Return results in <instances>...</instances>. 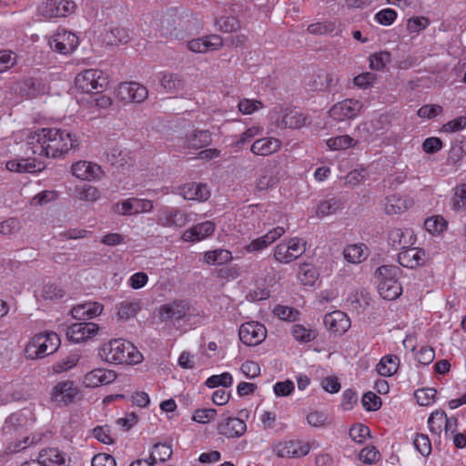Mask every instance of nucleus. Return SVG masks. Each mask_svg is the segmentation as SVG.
I'll return each mask as SVG.
<instances>
[{"mask_svg": "<svg viewBox=\"0 0 466 466\" xmlns=\"http://www.w3.org/2000/svg\"><path fill=\"white\" fill-rule=\"evenodd\" d=\"M79 141L76 134L61 128H39L26 136V147L33 155L57 158L65 157L76 149Z\"/></svg>", "mask_w": 466, "mask_h": 466, "instance_id": "1", "label": "nucleus"}, {"mask_svg": "<svg viewBox=\"0 0 466 466\" xmlns=\"http://www.w3.org/2000/svg\"><path fill=\"white\" fill-rule=\"evenodd\" d=\"M98 354L103 360L112 364L139 363L142 360V355L137 351L135 346L122 339L104 343Z\"/></svg>", "mask_w": 466, "mask_h": 466, "instance_id": "2", "label": "nucleus"}, {"mask_svg": "<svg viewBox=\"0 0 466 466\" xmlns=\"http://www.w3.org/2000/svg\"><path fill=\"white\" fill-rule=\"evenodd\" d=\"M400 273V268L393 265H383L377 268L376 274L380 279L378 290L384 299L394 300L401 295L402 287L397 279Z\"/></svg>", "mask_w": 466, "mask_h": 466, "instance_id": "3", "label": "nucleus"}, {"mask_svg": "<svg viewBox=\"0 0 466 466\" xmlns=\"http://www.w3.org/2000/svg\"><path fill=\"white\" fill-rule=\"evenodd\" d=\"M60 343V338L56 332L36 334L25 346V353L31 360L41 359L56 352Z\"/></svg>", "mask_w": 466, "mask_h": 466, "instance_id": "4", "label": "nucleus"}, {"mask_svg": "<svg viewBox=\"0 0 466 466\" xmlns=\"http://www.w3.org/2000/svg\"><path fill=\"white\" fill-rule=\"evenodd\" d=\"M76 86L85 93H101L107 86L108 80L105 74L98 69H87L79 73L76 77Z\"/></svg>", "mask_w": 466, "mask_h": 466, "instance_id": "5", "label": "nucleus"}, {"mask_svg": "<svg viewBox=\"0 0 466 466\" xmlns=\"http://www.w3.org/2000/svg\"><path fill=\"white\" fill-rule=\"evenodd\" d=\"M305 251L306 241L293 238L276 246L274 258L279 263L288 264L299 258Z\"/></svg>", "mask_w": 466, "mask_h": 466, "instance_id": "6", "label": "nucleus"}, {"mask_svg": "<svg viewBox=\"0 0 466 466\" xmlns=\"http://www.w3.org/2000/svg\"><path fill=\"white\" fill-rule=\"evenodd\" d=\"M156 221L163 228H181L190 221V214L178 208L163 207L157 211Z\"/></svg>", "mask_w": 466, "mask_h": 466, "instance_id": "7", "label": "nucleus"}, {"mask_svg": "<svg viewBox=\"0 0 466 466\" xmlns=\"http://www.w3.org/2000/svg\"><path fill=\"white\" fill-rule=\"evenodd\" d=\"M362 109L363 103L361 101L348 98L333 105L329 114L336 121H345L357 117Z\"/></svg>", "mask_w": 466, "mask_h": 466, "instance_id": "8", "label": "nucleus"}, {"mask_svg": "<svg viewBox=\"0 0 466 466\" xmlns=\"http://www.w3.org/2000/svg\"><path fill=\"white\" fill-rule=\"evenodd\" d=\"M76 9V5L72 0H46L40 6V13L46 18L66 17Z\"/></svg>", "mask_w": 466, "mask_h": 466, "instance_id": "9", "label": "nucleus"}, {"mask_svg": "<svg viewBox=\"0 0 466 466\" xmlns=\"http://www.w3.org/2000/svg\"><path fill=\"white\" fill-rule=\"evenodd\" d=\"M238 335L245 345L257 346L266 339L267 330L263 324L250 321L240 326Z\"/></svg>", "mask_w": 466, "mask_h": 466, "instance_id": "10", "label": "nucleus"}, {"mask_svg": "<svg viewBox=\"0 0 466 466\" xmlns=\"http://www.w3.org/2000/svg\"><path fill=\"white\" fill-rule=\"evenodd\" d=\"M78 44L77 35L65 29L59 30L49 41L50 47L62 55L71 54Z\"/></svg>", "mask_w": 466, "mask_h": 466, "instance_id": "11", "label": "nucleus"}, {"mask_svg": "<svg viewBox=\"0 0 466 466\" xmlns=\"http://www.w3.org/2000/svg\"><path fill=\"white\" fill-rule=\"evenodd\" d=\"M147 96V87L137 82H124L117 88L118 98L127 103H141Z\"/></svg>", "mask_w": 466, "mask_h": 466, "instance_id": "12", "label": "nucleus"}, {"mask_svg": "<svg viewBox=\"0 0 466 466\" xmlns=\"http://www.w3.org/2000/svg\"><path fill=\"white\" fill-rule=\"evenodd\" d=\"M217 431L218 434L228 439L239 438L247 431L245 421L238 417L222 415L220 421L218 423Z\"/></svg>", "mask_w": 466, "mask_h": 466, "instance_id": "13", "label": "nucleus"}, {"mask_svg": "<svg viewBox=\"0 0 466 466\" xmlns=\"http://www.w3.org/2000/svg\"><path fill=\"white\" fill-rule=\"evenodd\" d=\"M190 307L184 300H174L158 308V318L161 321L181 320L189 313Z\"/></svg>", "mask_w": 466, "mask_h": 466, "instance_id": "14", "label": "nucleus"}, {"mask_svg": "<svg viewBox=\"0 0 466 466\" xmlns=\"http://www.w3.org/2000/svg\"><path fill=\"white\" fill-rule=\"evenodd\" d=\"M99 327L93 322H77L68 327L66 337L73 342L79 343L96 335Z\"/></svg>", "mask_w": 466, "mask_h": 466, "instance_id": "15", "label": "nucleus"}, {"mask_svg": "<svg viewBox=\"0 0 466 466\" xmlns=\"http://www.w3.org/2000/svg\"><path fill=\"white\" fill-rule=\"evenodd\" d=\"M71 173L81 180H95L103 177L104 172L101 167L96 163L80 160L71 167Z\"/></svg>", "mask_w": 466, "mask_h": 466, "instance_id": "16", "label": "nucleus"}, {"mask_svg": "<svg viewBox=\"0 0 466 466\" xmlns=\"http://www.w3.org/2000/svg\"><path fill=\"white\" fill-rule=\"evenodd\" d=\"M275 454L279 458H299L309 452V446L300 441H288L279 442L274 447Z\"/></svg>", "mask_w": 466, "mask_h": 466, "instance_id": "17", "label": "nucleus"}, {"mask_svg": "<svg viewBox=\"0 0 466 466\" xmlns=\"http://www.w3.org/2000/svg\"><path fill=\"white\" fill-rule=\"evenodd\" d=\"M323 322L327 329L334 334H343L350 327V319L340 310L326 314Z\"/></svg>", "mask_w": 466, "mask_h": 466, "instance_id": "18", "label": "nucleus"}, {"mask_svg": "<svg viewBox=\"0 0 466 466\" xmlns=\"http://www.w3.org/2000/svg\"><path fill=\"white\" fill-rule=\"evenodd\" d=\"M179 194L187 200L206 201L210 197L207 184L190 182L179 187Z\"/></svg>", "mask_w": 466, "mask_h": 466, "instance_id": "19", "label": "nucleus"}, {"mask_svg": "<svg viewBox=\"0 0 466 466\" xmlns=\"http://www.w3.org/2000/svg\"><path fill=\"white\" fill-rule=\"evenodd\" d=\"M425 258L424 250L408 247L399 253L398 261L402 267L415 268L424 264Z\"/></svg>", "mask_w": 466, "mask_h": 466, "instance_id": "20", "label": "nucleus"}, {"mask_svg": "<svg viewBox=\"0 0 466 466\" xmlns=\"http://www.w3.org/2000/svg\"><path fill=\"white\" fill-rule=\"evenodd\" d=\"M388 242L394 249H403L415 242L413 232L410 228H392L388 235Z\"/></svg>", "mask_w": 466, "mask_h": 466, "instance_id": "21", "label": "nucleus"}, {"mask_svg": "<svg viewBox=\"0 0 466 466\" xmlns=\"http://www.w3.org/2000/svg\"><path fill=\"white\" fill-rule=\"evenodd\" d=\"M281 147V141L278 138L267 137L253 142L250 151L257 156L267 157L278 152Z\"/></svg>", "mask_w": 466, "mask_h": 466, "instance_id": "22", "label": "nucleus"}, {"mask_svg": "<svg viewBox=\"0 0 466 466\" xmlns=\"http://www.w3.org/2000/svg\"><path fill=\"white\" fill-rule=\"evenodd\" d=\"M285 233V228L282 227H277L268 233L252 240L248 245L245 247L248 252L260 251L266 248L268 245L275 242Z\"/></svg>", "mask_w": 466, "mask_h": 466, "instance_id": "23", "label": "nucleus"}, {"mask_svg": "<svg viewBox=\"0 0 466 466\" xmlns=\"http://www.w3.org/2000/svg\"><path fill=\"white\" fill-rule=\"evenodd\" d=\"M78 394V389L73 381L59 382L54 389L53 400L62 404H68L74 401Z\"/></svg>", "mask_w": 466, "mask_h": 466, "instance_id": "24", "label": "nucleus"}, {"mask_svg": "<svg viewBox=\"0 0 466 466\" xmlns=\"http://www.w3.org/2000/svg\"><path fill=\"white\" fill-rule=\"evenodd\" d=\"M215 224L212 221L198 223L185 230L182 234L184 241H199L213 234Z\"/></svg>", "mask_w": 466, "mask_h": 466, "instance_id": "25", "label": "nucleus"}, {"mask_svg": "<svg viewBox=\"0 0 466 466\" xmlns=\"http://www.w3.org/2000/svg\"><path fill=\"white\" fill-rule=\"evenodd\" d=\"M212 143V134L208 130H193L187 136L185 146L190 149H200Z\"/></svg>", "mask_w": 466, "mask_h": 466, "instance_id": "26", "label": "nucleus"}, {"mask_svg": "<svg viewBox=\"0 0 466 466\" xmlns=\"http://www.w3.org/2000/svg\"><path fill=\"white\" fill-rule=\"evenodd\" d=\"M411 201L405 197L393 194L385 198L384 210L389 215L400 214L406 211Z\"/></svg>", "mask_w": 466, "mask_h": 466, "instance_id": "27", "label": "nucleus"}, {"mask_svg": "<svg viewBox=\"0 0 466 466\" xmlns=\"http://www.w3.org/2000/svg\"><path fill=\"white\" fill-rule=\"evenodd\" d=\"M343 256L348 262L359 264L368 258V248L364 244L348 245L343 250Z\"/></svg>", "mask_w": 466, "mask_h": 466, "instance_id": "28", "label": "nucleus"}, {"mask_svg": "<svg viewBox=\"0 0 466 466\" xmlns=\"http://www.w3.org/2000/svg\"><path fill=\"white\" fill-rule=\"evenodd\" d=\"M338 83L339 78L334 74L321 72L315 76L309 86L312 90L332 91Z\"/></svg>", "mask_w": 466, "mask_h": 466, "instance_id": "29", "label": "nucleus"}, {"mask_svg": "<svg viewBox=\"0 0 466 466\" xmlns=\"http://www.w3.org/2000/svg\"><path fill=\"white\" fill-rule=\"evenodd\" d=\"M344 208V203L340 198H331L321 201L317 209L316 215L318 217H326L336 214Z\"/></svg>", "mask_w": 466, "mask_h": 466, "instance_id": "30", "label": "nucleus"}, {"mask_svg": "<svg viewBox=\"0 0 466 466\" xmlns=\"http://www.w3.org/2000/svg\"><path fill=\"white\" fill-rule=\"evenodd\" d=\"M161 86L169 93H177L185 86L183 77L177 74L166 73L159 79Z\"/></svg>", "mask_w": 466, "mask_h": 466, "instance_id": "31", "label": "nucleus"}, {"mask_svg": "<svg viewBox=\"0 0 466 466\" xmlns=\"http://www.w3.org/2000/svg\"><path fill=\"white\" fill-rule=\"evenodd\" d=\"M400 360L395 355H387L381 358L377 364L376 370L378 373L384 377L392 376L397 372Z\"/></svg>", "mask_w": 466, "mask_h": 466, "instance_id": "32", "label": "nucleus"}, {"mask_svg": "<svg viewBox=\"0 0 466 466\" xmlns=\"http://www.w3.org/2000/svg\"><path fill=\"white\" fill-rule=\"evenodd\" d=\"M307 117L298 110H288L281 118V127L288 128H300L305 126Z\"/></svg>", "mask_w": 466, "mask_h": 466, "instance_id": "33", "label": "nucleus"}, {"mask_svg": "<svg viewBox=\"0 0 466 466\" xmlns=\"http://www.w3.org/2000/svg\"><path fill=\"white\" fill-rule=\"evenodd\" d=\"M452 192L451 198V209L456 212L466 211V183L456 186Z\"/></svg>", "mask_w": 466, "mask_h": 466, "instance_id": "34", "label": "nucleus"}, {"mask_svg": "<svg viewBox=\"0 0 466 466\" xmlns=\"http://www.w3.org/2000/svg\"><path fill=\"white\" fill-rule=\"evenodd\" d=\"M107 162L115 167L118 171H124L126 166L128 164L127 153L117 148L113 147L106 154Z\"/></svg>", "mask_w": 466, "mask_h": 466, "instance_id": "35", "label": "nucleus"}, {"mask_svg": "<svg viewBox=\"0 0 466 466\" xmlns=\"http://www.w3.org/2000/svg\"><path fill=\"white\" fill-rule=\"evenodd\" d=\"M172 453L173 451L170 445L167 443H157L152 448L149 460L154 464H156L157 461L165 462L171 458Z\"/></svg>", "mask_w": 466, "mask_h": 466, "instance_id": "36", "label": "nucleus"}, {"mask_svg": "<svg viewBox=\"0 0 466 466\" xmlns=\"http://www.w3.org/2000/svg\"><path fill=\"white\" fill-rule=\"evenodd\" d=\"M232 259L231 252L227 249H215L205 253L204 260L208 264L223 265Z\"/></svg>", "mask_w": 466, "mask_h": 466, "instance_id": "37", "label": "nucleus"}, {"mask_svg": "<svg viewBox=\"0 0 466 466\" xmlns=\"http://www.w3.org/2000/svg\"><path fill=\"white\" fill-rule=\"evenodd\" d=\"M139 309V304L136 301L124 300L116 305L118 317L126 320L135 317Z\"/></svg>", "mask_w": 466, "mask_h": 466, "instance_id": "38", "label": "nucleus"}, {"mask_svg": "<svg viewBox=\"0 0 466 466\" xmlns=\"http://www.w3.org/2000/svg\"><path fill=\"white\" fill-rule=\"evenodd\" d=\"M326 144L331 150H342L354 147L357 141L349 135H343L328 139Z\"/></svg>", "mask_w": 466, "mask_h": 466, "instance_id": "39", "label": "nucleus"}, {"mask_svg": "<svg viewBox=\"0 0 466 466\" xmlns=\"http://www.w3.org/2000/svg\"><path fill=\"white\" fill-rule=\"evenodd\" d=\"M43 87L41 81L37 78L29 77L23 82L20 91L28 97H35L43 91Z\"/></svg>", "mask_w": 466, "mask_h": 466, "instance_id": "40", "label": "nucleus"}, {"mask_svg": "<svg viewBox=\"0 0 466 466\" xmlns=\"http://www.w3.org/2000/svg\"><path fill=\"white\" fill-rule=\"evenodd\" d=\"M279 182V177L273 169H264L261 171L258 180L257 188L266 190Z\"/></svg>", "mask_w": 466, "mask_h": 466, "instance_id": "41", "label": "nucleus"}, {"mask_svg": "<svg viewBox=\"0 0 466 466\" xmlns=\"http://www.w3.org/2000/svg\"><path fill=\"white\" fill-rule=\"evenodd\" d=\"M298 278L304 285H313L318 278V272L312 265L303 263L299 268Z\"/></svg>", "mask_w": 466, "mask_h": 466, "instance_id": "42", "label": "nucleus"}, {"mask_svg": "<svg viewBox=\"0 0 466 466\" xmlns=\"http://www.w3.org/2000/svg\"><path fill=\"white\" fill-rule=\"evenodd\" d=\"M38 460L46 465H62L65 462V459L56 449H48L41 451L38 456Z\"/></svg>", "mask_w": 466, "mask_h": 466, "instance_id": "43", "label": "nucleus"}, {"mask_svg": "<svg viewBox=\"0 0 466 466\" xmlns=\"http://www.w3.org/2000/svg\"><path fill=\"white\" fill-rule=\"evenodd\" d=\"M106 37L110 45L126 44L130 39L128 30L121 26L112 28Z\"/></svg>", "mask_w": 466, "mask_h": 466, "instance_id": "44", "label": "nucleus"}, {"mask_svg": "<svg viewBox=\"0 0 466 466\" xmlns=\"http://www.w3.org/2000/svg\"><path fill=\"white\" fill-rule=\"evenodd\" d=\"M445 420V412L443 410L433 411L429 419L428 425L431 433L440 435Z\"/></svg>", "mask_w": 466, "mask_h": 466, "instance_id": "45", "label": "nucleus"}, {"mask_svg": "<svg viewBox=\"0 0 466 466\" xmlns=\"http://www.w3.org/2000/svg\"><path fill=\"white\" fill-rule=\"evenodd\" d=\"M76 198L83 201H96L99 198L98 189L91 185H84L76 187Z\"/></svg>", "mask_w": 466, "mask_h": 466, "instance_id": "46", "label": "nucleus"}, {"mask_svg": "<svg viewBox=\"0 0 466 466\" xmlns=\"http://www.w3.org/2000/svg\"><path fill=\"white\" fill-rule=\"evenodd\" d=\"M78 360L79 355L77 353H70L56 362L53 370L56 373L66 371L75 367Z\"/></svg>", "mask_w": 466, "mask_h": 466, "instance_id": "47", "label": "nucleus"}, {"mask_svg": "<svg viewBox=\"0 0 466 466\" xmlns=\"http://www.w3.org/2000/svg\"><path fill=\"white\" fill-rule=\"evenodd\" d=\"M216 25L225 33L237 32L240 28V23L235 16H221L217 19Z\"/></svg>", "mask_w": 466, "mask_h": 466, "instance_id": "48", "label": "nucleus"}, {"mask_svg": "<svg viewBox=\"0 0 466 466\" xmlns=\"http://www.w3.org/2000/svg\"><path fill=\"white\" fill-rule=\"evenodd\" d=\"M413 444L418 452L422 456L427 457L431 452V442L428 435L423 433H417Z\"/></svg>", "mask_w": 466, "mask_h": 466, "instance_id": "49", "label": "nucleus"}, {"mask_svg": "<svg viewBox=\"0 0 466 466\" xmlns=\"http://www.w3.org/2000/svg\"><path fill=\"white\" fill-rule=\"evenodd\" d=\"M233 379L230 373L223 372L219 375H212L205 382L208 388H216L218 386L229 387L232 384Z\"/></svg>", "mask_w": 466, "mask_h": 466, "instance_id": "50", "label": "nucleus"}, {"mask_svg": "<svg viewBox=\"0 0 466 466\" xmlns=\"http://www.w3.org/2000/svg\"><path fill=\"white\" fill-rule=\"evenodd\" d=\"M437 390L433 388L417 390L414 392L415 399L419 405L428 406L434 401Z\"/></svg>", "mask_w": 466, "mask_h": 466, "instance_id": "51", "label": "nucleus"}, {"mask_svg": "<svg viewBox=\"0 0 466 466\" xmlns=\"http://www.w3.org/2000/svg\"><path fill=\"white\" fill-rule=\"evenodd\" d=\"M292 335L296 340L300 342H309L316 338V334L313 330L306 329L299 324H296L292 327Z\"/></svg>", "mask_w": 466, "mask_h": 466, "instance_id": "52", "label": "nucleus"}, {"mask_svg": "<svg viewBox=\"0 0 466 466\" xmlns=\"http://www.w3.org/2000/svg\"><path fill=\"white\" fill-rule=\"evenodd\" d=\"M430 19L425 16H413L407 21V29L410 33L419 34L430 25Z\"/></svg>", "mask_w": 466, "mask_h": 466, "instance_id": "53", "label": "nucleus"}, {"mask_svg": "<svg viewBox=\"0 0 466 466\" xmlns=\"http://www.w3.org/2000/svg\"><path fill=\"white\" fill-rule=\"evenodd\" d=\"M65 295V291L55 283H46L43 286L42 289V297L45 299H59L63 298Z\"/></svg>", "mask_w": 466, "mask_h": 466, "instance_id": "54", "label": "nucleus"}, {"mask_svg": "<svg viewBox=\"0 0 466 466\" xmlns=\"http://www.w3.org/2000/svg\"><path fill=\"white\" fill-rule=\"evenodd\" d=\"M370 428L364 424L359 423L350 429V436L355 442L363 443L367 437H370Z\"/></svg>", "mask_w": 466, "mask_h": 466, "instance_id": "55", "label": "nucleus"}, {"mask_svg": "<svg viewBox=\"0 0 466 466\" xmlns=\"http://www.w3.org/2000/svg\"><path fill=\"white\" fill-rule=\"evenodd\" d=\"M363 407L369 411H376L381 407V399L372 391L366 392L361 400Z\"/></svg>", "mask_w": 466, "mask_h": 466, "instance_id": "56", "label": "nucleus"}, {"mask_svg": "<svg viewBox=\"0 0 466 466\" xmlns=\"http://www.w3.org/2000/svg\"><path fill=\"white\" fill-rule=\"evenodd\" d=\"M274 313L282 320L286 321H295L298 319L299 312L287 306H277L274 309Z\"/></svg>", "mask_w": 466, "mask_h": 466, "instance_id": "57", "label": "nucleus"}, {"mask_svg": "<svg viewBox=\"0 0 466 466\" xmlns=\"http://www.w3.org/2000/svg\"><path fill=\"white\" fill-rule=\"evenodd\" d=\"M217 415L215 409H198L195 410L192 420L198 423L205 424L214 420Z\"/></svg>", "mask_w": 466, "mask_h": 466, "instance_id": "58", "label": "nucleus"}, {"mask_svg": "<svg viewBox=\"0 0 466 466\" xmlns=\"http://www.w3.org/2000/svg\"><path fill=\"white\" fill-rule=\"evenodd\" d=\"M93 434L98 441L104 444L114 443V439L111 437V431L108 425L96 426L93 430Z\"/></svg>", "mask_w": 466, "mask_h": 466, "instance_id": "59", "label": "nucleus"}, {"mask_svg": "<svg viewBox=\"0 0 466 466\" xmlns=\"http://www.w3.org/2000/svg\"><path fill=\"white\" fill-rule=\"evenodd\" d=\"M360 460L367 464L378 461L380 458V451L374 447H365L360 452Z\"/></svg>", "mask_w": 466, "mask_h": 466, "instance_id": "60", "label": "nucleus"}, {"mask_svg": "<svg viewBox=\"0 0 466 466\" xmlns=\"http://www.w3.org/2000/svg\"><path fill=\"white\" fill-rule=\"evenodd\" d=\"M262 133V128L258 127H252L244 131L240 137L236 140L235 146L237 147H243L246 143H248L253 139L256 136H258Z\"/></svg>", "mask_w": 466, "mask_h": 466, "instance_id": "61", "label": "nucleus"}, {"mask_svg": "<svg viewBox=\"0 0 466 466\" xmlns=\"http://www.w3.org/2000/svg\"><path fill=\"white\" fill-rule=\"evenodd\" d=\"M397 17V13L391 8H385L375 15L376 21L383 25H390Z\"/></svg>", "mask_w": 466, "mask_h": 466, "instance_id": "62", "label": "nucleus"}, {"mask_svg": "<svg viewBox=\"0 0 466 466\" xmlns=\"http://www.w3.org/2000/svg\"><path fill=\"white\" fill-rule=\"evenodd\" d=\"M203 47L205 48V53L208 51H214L219 49L223 44L224 40L221 36L218 35H210L205 37H202Z\"/></svg>", "mask_w": 466, "mask_h": 466, "instance_id": "63", "label": "nucleus"}, {"mask_svg": "<svg viewBox=\"0 0 466 466\" xmlns=\"http://www.w3.org/2000/svg\"><path fill=\"white\" fill-rule=\"evenodd\" d=\"M92 466H116L115 458L107 453H99L93 457Z\"/></svg>", "mask_w": 466, "mask_h": 466, "instance_id": "64", "label": "nucleus"}]
</instances>
